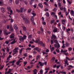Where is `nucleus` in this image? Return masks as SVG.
I'll return each mask as SVG.
<instances>
[{"mask_svg":"<svg viewBox=\"0 0 74 74\" xmlns=\"http://www.w3.org/2000/svg\"><path fill=\"white\" fill-rule=\"evenodd\" d=\"M26 37H27V36H26V35H24L23 37H22V36H19V40H20L21 41L23 42V40H25V39H26V38H25Z\"/></svg>","mask_w":74,"mask_h":74,"instance_id":"nucleus-1","label":"nucleus"},{"mask_svg":"<svg viewBox=\"0 0 74 74\" xmlns=\"http://www.w3.org/2000/svg\"><path fill=\"white\" fill-rule=\"evenodd\" d=\"M24 20L25 23L27 24V23H30V21L27 18H23Z\"/></svg>","mask_w":74,"mask_h":74,"instance_id":"nucleus-2","label":"nucleus"},{"mask_svg":"<svg viewBox=\"0 0 74 74\" xmlns=\"http://www.w3.org/2000/svg\"><path fill=\"white\" fill-rule=\"evenodd\" d=\"M54 46L55 48H57V49H59V47H60V45L59 43H57V44H55Z\"/></svg>","mask_w":74,"mask_h":74,"instance_id":"nucleus-3","label":"nucleus"},{"mask_svg":"<svg viewBox=\"0 0 74 74\" xmlns=\"http://www.w3.org/2000/svg\"><path fill=\"white\" fill-rule=\"evenodd\" d=\"M34 49V51L36 50V51H37L38 52H40V51H41V49H39L38 47H35Z\"/></svg>","mask_w":74,"mask_h":74,"instance_id":"nucleus-4","label":"nucleus"},{"mask_svg":"<svg viewBox=\"0 0 74 74\" xmlns=\"http://www.w3.org/2000/svg\"><path fill=\"white\" fill-rule=\"evenodd\" d=\"M30 20L32 23L33 25H36V24L34 22V18H33V17H32L31 18Z\"/></svg>","mask_w":74,"mask_h":74,"instance_id":"nucleus-5","label":"nucleus"},{"mask_svg":"<svg viewBox=\"0 0 74 74\" xmlns=\"http://www.w3.org/2000/svg\"><path fill=\"white\" fill-rule=\"evenodd\" d=\"M14 36H15V34H14V33H12L10 35V38H14Z\"/></svg>","mask_w":74,"mask_h":74,"instance_id":"nucleus-6","label":"nucleus"},{"mask_svg":"<svg viewBox=\"0 0 74 74\" xmlns=\"http://www.w3.org/2000/svg\"><path fill=\"white\" fill-rule=\"evenodd\" d=\"M56 38V36H55V35L52 34V35L51 37V39H54V40Z\"/></svg>","mask_w":74,"mask_h":74,"instance_id":"nucleus-7","label":"nucleus"},{"mask_svg":"<svg viewBox=\"0 0 74 74\" xmlns=\"http://www.w3.org/2000/svg\"><path fill=\"white\" fill-rule=\"evenodd\" d=\"M71 16H74V12L73 10H72L71 11Z\"/></svg>","mask_w":74,"mask_h":74,"instance_id":"nucleus-8","label":"nucleus"},{"mask_svg":"<svg viewBox=\"0 0 74 74\" xmlns=\"http://www.w3.org/2000/svg\"><path fill=\"white\" fill-rule=\"evenodd\" d=\"M68 67H69L68 68V70H70L71 69V68L70 67H71V68H73V67H74V66H73L71 65H69L68 66Z\"/></svg>","mask_w":74,"mask_h":74,"instance_id":"nucleus-9","label":"nucleus"},{"mask_svg":"<svg viewBox=\"0 0 74 74\" xmlns=\"http://www.w3.org/2000/svg\"><path fill=\"white\" fill-rule=\"evenodd\" d=\"M1 11L3 13H4L5 12V8H1Z\"/></svg>","mask_w":74,"mask_h":74,"instance_id":"nucleus-10","label":"nucleus"},{"mask_svg":"<svg viewBox=\"0 0 74 74\" xmlns=\"http://www.w3.org/2000/svg\"><path fill=\"white\" fill-rule=\"evenodd\" d=\"M14 27L15 29L16 30L18 29V27H17V26H16V25L15 24L14 25Z\"/></svg>","mask_w":74,"mask_h":74,"instance_id":"nucleus-11","label":"nucleus"},{"mask_svg":"<svg viewBox=\"0 0 74 74\" xmlns=\"http://www.w3.org/2000/svg\"><path fill=\"white\" fill-rule=\"evenodd\" d=\"M39 64H40V66H42L44 65V63H42L41 62H39Z\"/></svg>","mask_w":74,"mask_h":74,"instance_id":"nucleus-12","label":"nucleus"},{"mask_svg":"<svg viewBox=\"0 0 74 74\" xmlns=\"http://www.w3.org/2000/svg\"><path fill=\"white\" fill-rule=\"evenodd\" d=\"M38 5L39 7H40V8H43V6L42 5V4L39 3Z\"/></svg>","mask_w":74,"mask_h":74,"instance_id":"nucleus-13","label":"nucleus"},{"mask_svg":"<svg viewBox=\"0 0 74 74\" xmlns=\"http://www.w3.org/2000/svg\"><path fill=\"white\" fill-rule=\"evenodd\" d=\"M36 43H38V42H40V39L38 38L35 41Z\"/></svg>","mask_w":74,"mask_h":74,"instance_id":"nucleus-14","label":"nucleus"},{"mask_svg":"<svg viewBox=\"0 0 74 74\" xmlns=\"http://www.w3.org/2000/svg\"><path fill=\"white\" fill-rule=\"evenodd\" d=\"M33 71L34 73V74H37V69H35L34 70H33Z\"/></svg>","mask_w":74,"mask_h":74,"instance_id":"nucleus-15","label":"nucleus"},{"mask_svg":"<svg viewBox=\"0 0 74 74\" xmlns=\"http://www.w3.org/2000/svg\"><path fill=\"white\" fill-rule=\"evenodd\" d=\"M51 15L52 16H55V13L53 12H52Z\"/></svg>","mask_w":74,"mask_h":74,"instance_id":"nucleus-16","label":"nucleus"},{"mask_svg":"<svg viewBox=\"0 0 74 74\" xmlns=\"http://www.w3.org/2000/svg\"><path fill=\"white\" fill-rule=\"evenodd\" d=\"M60 73H62V74H66V72H64L63 71H60Z\"/></svg>","mask_w":74,"mask_h":74,"instance_id":"nucleus-17","label":"nucleus"},{"mask_svg":"<svg viewBox=\"0 0 74 74\" xmlns=\"http://www.w3.org/2000/svg\"><path fill=\"white\" fill-rule=\"evenodd\" d=\"M10 31H11V32H13L14 30V29H13V28L11 26L10 28Z\"/></svg>","mask_w":74,"mask_h":74,"instance_id":"nucleus-18","label":"nucleus"},{"mask_svg":"<svg viewBox=\"0 0 74 74\" xmlns=\"http://www.w3.org/2000/svg\"><path fill=\"white\" fill-rule=\"evenodd\" d=\"M40 55H38V56H37L36 60H37L38 59H39V58H40Z\"/></svg>","mask_w":74,"mask_h":74,"instance_id":"nucleus-19","label":"nucleus"},{"mask_svg":"<svg viewBox=\"0 0 74 74\" xmlns=\"http://www.w3.org/2000/svg\"><path fill=\"white\" fill-rule=\"evenodd\" d=\"M23 30H24V31H26V27H23Z\"/></svg>","mask_w":74,"mask_h":74,"instance_id":"nucleus-20","label":"nucleus"},{"mask_svg":"<svg viewBox=\"0 0 74 74\" xmlns=\"http://www.w3.org/2000/svg\"><path fill=\"white\" fill-rule=\"evenodd\" d=\"M23 48H22L19 50V53L20 54H21L22 53V50H23Z\"/></svg>","mask_w":74,"mask_h":74,"instance_id":"nucleus-21","label":"nucleus"},{"mask_svg":"<svg viewBox=\"0 0 74 74\" xmlns=\"http://www.w3.org/2000/svg\"><path fill=\"white\" fill-rule=\"evenodd\" d=\"M15 3L16 4H19V0H16Z\"/></svg>","mask_w":74,"mask_h":74,"instance_id":"nucleus-22","label":"nucleus"},{"mask_svg":"<svg viewBox=\"0 0 74 74\" xmlns=\"http://www.w3.org/2000/svg\"><path fill=\"white\" fill-rule=\"evenodd\" d=\"M64 60V62H65V63L64 64H65L68 63V61L66 59V60Z\"/></svg>","mask_w":74,"mask_h":74,"instance_id":"nucleus-23","label":"nucleus"},{"mask_svg":"<svg viewBox=\"0 0 74 74\" xmlns=\"http://www.w3.org/2000/svg\"><path fill=\"white\" fill-rule=\"evenodd\" d=\"M55 21L54 20H51L50 22L51 24H52V23H53Z\"/></svg>","mask_w":74,"mask_h":74,"instance_id":"nucleus-24","label":"nucleus"},{"mask_svg":"<svg viewBox=\"0 0 74 74\" xmlns=\"http://www.w3.org/2000/svg\"><path fill=\"white\" fill-rule=\"evenodd\" d=\"M53 32L54 33H56V32H58V30H57V29H54L53 30Z\"/></svg>","mask_w":74,"mask_h":74,"instance_id":"nucleus-25","label":"nucleus"},{"mask_svg":"<svg viewBox=\"0 0 74 74\" xmlns=\"http://www.w3.org/2000/svg\"><path fill=\"white\" fill-rule=\"evenodd\" d=\"M23 10H24V8H21V12H22L23 11Z\"/></svg>","mask_w":74,"mask_h":74,"instance_id":"nucleus-26","label":"nucleus"},{"mask_svg":"<svg viewBox=\"0 0 74 74\" xmlns=\"http://www.w3.org/2000/svg\"><path fill=\"white\" fill-rule=\"evenodd\" d=\"M46 15L48 17H49V13L48 12H47L46 13Z\"/></svg>","mask_w":74,"mask_h":74,"instance_id":"nucleus-27","label":"nucleus"},{"mask_svg":"<svg viewBox=\"0 0 74 74\" xmlns=\"http://www.w3.org/2000/svg\"><path fill=\"white\" fill-rule=\"evenodd\" d=\"M57 49L56 50V51L58 52V53H60V51H59V49Z\"/></svg>","mask_w":74,"mask_h":74,"instance_id":"nucleus-28","label":"nucleus"},{"mask_svg":"<svg viewBox=\"0 0 74 74\" xmlns=\"http://www.w3.org/2000/svg\"><path fill=\"white\" fill-rule=\"evenodd\" d=\"M27 61H26L25 62H24V66H25V65H26V64H27Z\"/></svg>","mask_w":74,"mask_h":74,"instance_id":"nucleus-29","label":"nucleus"},{"mask_svg":"<svg viewBox=\"0 0 74 74\" xmlns=\"http://www.w3.org/2000/svg\"><path fill=\"white\" fill-rule=\"evenodd\" d=\"M11 73V69H9V71H8L7 74H8V73Z\"/></svg>","mask_w":74,"mask_h":74,"instance_id":"nucleus-30","label":"nucleus"},{"mask_svg":"<svg viewBox=\"0 0 74 74\" xmlns=\"http://www.w3.org/2000/svg\"><path fill=\"white\" fill-rule=\"evenodd\" d=\"M58 5L59 7H61V6H62V4L60 3H58Z\"/></svg>","mask_w":74,"mask_h":74,"instance_id":"nucleus-31","label":"nucleus"},{"mask_svg":"<svg viewBox=\"0 0 74 74\" xmlns=\"http://www.w3.org/2000/svg\"><path fill=\"white\" fill-rule=\"evenodd\" d=\"M32 11V9H29L28 11V12L30 13V12Z\"/></svg>","mask_w":74,"mask_h":74,"instance_id":"nucleus-32","label":"nucleus"},{"mask_svg":"<svg viewBox=\"0 0 74 74\" xmlns=\"http://www.w3.org/2000/svg\"><path fill=\"white\" fill-rule=\"evenodd\" d=\"M65 45L66 47H68L69 45V44L68 43H66L65 44Z\"/></svg>","mask_w":74,"mask_h":74,"instance_id":"nucleus-33","label":"nucleus"},{"mask_svg":"<svg viewBox=\"0 0 74 74\" xmlns=\"http://www.w3.org/2000/svg\"><path fill=\"white\" fill-rule=\"evenodd\" d=\"M54 42H55V43H56V44H58V41L56 40H54Z\"/></svg>","mask_w":74,"mask_h":74,"instance_id":"nucleus-34","label":"nucleus"},{"mask_svg":"<svg viewBox=\"0 0 74 74\" xmlns=\"http://www.w3.org/2000/svg\"><path fill=\"white\" fill-rule=\"evenodd\" d=\"M6 50L8 52H9V51H10V49H9V48H8V47H6Z\"/></svg>","mask_w":74,"mask_h":74,"instance_id":"nucleus-35","label":"nucleus"},{"mask_svg":"<svg viewBox=\"0 0 74 74\" xmlns=\"http://www.w3.org/2000/svg\"><path fill=\"white\" fill-rule=\"evenodd\" d=\"M11 33V32H9V33H4V34L8 35V34H10Z\"/></svg>","mask_w":74,"mask_h":74,"instance_id":"nucleus-36","label":"nucleus"},{"mask_svg":"<svg viewBox=\"0 0 74 74\" xmlns=\"http://www.w3.org/2000/svg\"><path fill=\"white\" fill-rule=\"evenodd\" d=\"M32 14L33 15V16L32 17H34V16H36V14L34 13H32Z\"/></svg>","mask_w":74,"mask_h":74,"instance_id":"nucleus-37","label":"nucleus"},{"mask_svg":"<svg viewBox=\"0 0 74 74\" xmlns=\"http://www.w3.org/2000/svg\"><path fill=\"white\" fill-rule=\"evenodd\" d=\"M57 10V9L56 8H54V9H53V11H54V12H56V10Z\"/></svg>","mask_w":74,"mask_h":74,"instance_id":"nucleus-38","label":"nucleus"},{"mask_svg":"<svg viewBox=\"0 0 74 74\" xmlns=\"http://www.w3.org/2000/svg\"><path fill=\"white\" fill-rule=\"evenodd\" d=\"M55 49V47H53L52 48H51V51H53V50H54V49Z\"/></svg>","mask_w":74,"mask_h":74,"instance_id":"nucleus-39","label":"nucleus"},{"mask_svg":"<svg viewBox=\"0 0 74 74\" xmlns=\"http://www.w3.org/2000/svg\"><path fill=\"white\" fill-rule=\"evenodd\" d=\"M32 49L30 47H28L26 49V50H31Z\"/></svg>","mask_w":74,"mask_h":74,"instance_id":"nucleus-40","label":"nucleus"},{"mask_svg":"<svg viewBox=\"0 0 74 74\" xmlns=\"http://www.w3.org/2000/svg\"><path fill=\"white\" fill-rule=\"evenodd\" d=\"M44 4L45 5H47V6H48V4H47V3L46 2H44Z\"/></svg>","mask_w":74,"mask_h":74,"instance_id":"nucleus-41","label":"nucleus"},{"mask_svg":"<svg viewBox=\"0 0 74 74\" xmlns=\"http://www.w3.org/2000/svg\"><path fill=\"white\" fill-rule=\"evenodd\" d=\"M21 17H22V18H23V19H24V18H24V15H23V14H21Z\"/></svg>","mask_w":74,"mask_h":74,"instance_id":"nucleus-42","label":"nucleus"},{"mask_svg":"<svg viewBox=\"0 0 74 74\" xmlns=\"http://www.w3.org/2000/svg\"><path fill=\"white\" fill-rule=\"evenodd\" d=\"M13 51L14 53H16V52H18V51H16V50H13Z\"/></svg>","mask_w":74,"mask_h":74,"instance_id":"nucleus-43","label":"nucleus"},{"mask_svg":"<svg viewBox=\"0 0 74 74\" xmlns=\"http://www.w3.org/2000/svg\"><path fill=\"white\" fill-rule=\"evenodd\" d=\"M16 11L17 12H20L21 11H20V10H18V9H16Z\"/></svg>","mask_w":74,"mask_h":74,"instance_id":"nucleus-44","label":"nucleus"},{"mask_svg":"<svg viewBox=\"0 0 74 74\" xmlns=\"http://www.w3.org/2000/svg\"><path fill=\"white\" fill-rule=\"evenodd\" d=\"M42 23L44 25H46V23L45 22H42Z\"/></svg>","mask_w":74,"mask_h":74,"instance_id":"nucleus-45","label":"nucleus"},{"mask_svg":"<svg viewBox=\"0 0 74 74\" xmlns=\"http://www.w3.org/2000/svg\"><path fill=\"white\" fill-rule=\"evenodd\" d=\"M18 48H16L14 49V50H15V51H17L18 50Z\"/></svg>","mask_w":74,"mask_h":74,"instance_id":"nucleus-46","label":"nucleus"},{"mask_svg":"<svg viewBox=\"0 0 74 74\" xmlns=\"http://www.w3.org/2000/svg\"><path fill=\"white\" fill-rule=\"evenodd\" d=\"M40 30L42 31V32H44V30H43V29H42V27H40Z\"/></svg>","mask_w":74,"mask_h":74,"instance_id":"nucleus-47","label":"nucleus"},{"mask_svg":"<svg viewBox=\"0 0 74 74\" xmlns=\"http://www.w3.org/2000/svg\"><path fill=\"white\" fill-rule=\"evenodd\" d=\"M24 56H25V57H27V53H25V54H24Z\"/></svg>","mask_w":74,"mask_h":74,"instance_id":"nucleus-48","label":"nucleus"},{"mask_svg":"<svg viewBox=\"0 0 74 74\" xmlns=\"http://www.w3.org/2000/svg\"><path fill=\"white\" fill-rule=\"evenodd\" d=\"M28 37H29V38H32V35H29L28 36Z\"/></svg>","mask_w":74,"mask_h":74,"instance_id":"nucleus-49","label":"nucleus"},{"mask_svg":"<svg viewBox=\"0 0 74 74\" xmlns=\"http://www.w3.org/2000/svg\"><path fill=\"white\" fill-rule=\"evenodd\" d=\"M67 1L68 3H69V4H71V2H70V1H69V0H67Z\"/></svg>","mask_w":74,"mask_h":74,"instance_id":"nucleus-50","label":"nucleus"},{"mask_svg":"<svg viewBox=\"0 0 74 74\" xmlns=\"http://www.w3.org/2000/svg\"><path fill=\"white\" fill-rule=\"evenodd\" d=\"M39 44H42L44 43H43V42H42V41H40V42H39Z\"/></svg>","mask_w":74,"mask_h":74,"instance_id":"nucleus-51","label":"nucleus"},{"mask_svg":"<svg viewBox=\"0 0 74 74\" xmlns=\"http://www.w3.org/2000/svg\"><path fill=\"white\" fill-rule=\"evenodd\" d=\"M60 10H62V11H63V8L60 7Z\"/></svg>","mask_w":74,"mask_h":74,"instance_id":"nucleus-52","label":"nucleus"},{"mask_svg":"<svg viewBox=\"0 0 74 74\" xmlns=\"http://www.w3.org/2000/svg\"><path fill=\"white\" fill-rule=\"evenodd\" d=\"M64 12H66V8H64Z\"/></svg>","mask_w":74,"mask_h":74,"instance_id":"nucleus-53","label":"nucleus"},{"mask_svg":"<svg viewBox=\"0 0 74 74\" xmlns=\"http://www.w3.org/2000/svg\"><path fill=\"white\" fill-rule=\"evenodd\" d=\"M4 32V33H7V30L6 29H5L3 31Z\"/></svg>","mask_w":74,"mask_h":74,"instance_id":"nucleus-54","label":"nucleus"},{"mask_svg":"<svg viewBox=\"0 0 74 74\" xmlns=\"http://www.w3.org/2000/svg\"><path fill=\"white\" fill-rule=\"evenodd\" d=\"M2 31V29H0V34H1Z\"/></svg>","mask_w":74,"mask_h":74,"instance_id":"nucleus-55","label":"nucleus"},{"mask_svg":"<svg viewBox=\"0 0 74 74\" xmlns=\"http://www.w3.org/2000/svg\"><path fill=\"white\" fill-rule=\"evenodd\" d=\"M69 51H71L72 50V48L70 47L69 48Z\"/></svg>","mask_w":74,"mask_h":74,"instance_id":"nucleus-56","label":"nucleus"},{"mask_svg":"<svg viewBox=\"0 0 74 74\" xmlns=\"http://www.w3.org/2000/svg\"><path fill=\"white\" fill-rule=\"evenodd\" d=\"M15 43V42H14L13 41H12V42H11V44H14Z\"/></svg>","mask_w":74,"mask_h":74,"instance_id":"nucleus-57","label":"nucleus"},{"mask_svg":"<svg viewBox=\"0 0 74 74\" xmlns=\"http://www.w3.org/2000/svg\"><path fill=\"white\" fill-rule=\"evenodd\" d=\"M51 44H53V40H51Z\"/></svg>","mask_w":74,"mask_h":74,"instance_id":"nucleus-58","label":"nucleus"},{"mask_svg":"<svg viewBox=\"0 0 74 74\" xmlns=\"http://www.w3.org/2000/svg\"><path fill=\"white\" fill-rule=\"evenodd\" d=\"M45 51L47 52H49V50H48V49H47L46 50H45Z\"/></svg>","mask_w":74,"mask_h":74,"instance_id":"nucleus-59","label":"nucleus"},{"mask_svg":"<svg viewBox=\"0 0 74 74\" xmlns=\"http://www.w3.org/2000/svg\"><path fill=\"white\" fill-rule=\"evenodd\" d=\"M7 9H8V10H11V8L10 7H8L7 8Z\"/></svg>","mask_w":74,"mask_h":74,"instance_id":"nucleus-60","label":"nucleus"},{"mask_svg":"<svg viewBox=\"0 0 74 74\" xmlns=\"http://www.w3.org/2000/svg\"><path fill=\"white\" fill-rule=\"evenodd\" d=\"M16 64H17V65H19V63L18 62H16Z\"/></svg>","mask_w":74,"mask_h":74,"instance_id":"nucleus-61","label":"nucleus"},{"mask_svg":"<svg viewBox=\"0 0 74 74\" xmlns=\"http://www.w3.org/2000/svg\"><path fill=\"white\" fill-rule=\"evenodd\" d=\"M51 74H52V71H50L49 72V74H51Z\"/></svg>","mask_w":74,"mask_h":74,"instance_id":"nucleus-62","label":"nucleus"},{"mask_svg":"<svg viewBox=\"0 0 74 74\" xmlns=\"http://www.w3.org/2000/svg\"><path fill=\"white\" fill-rule=\"evenodd\" d=\"M62 48H65V46H64V45H63L62 46Z\"/></svg>","mask_w":74,"mask_h":74,"instance_id":"nucleus-63","label":"nucleus"},{"mask_svg":"<svg viewBox=\"0 0 74 74\" xmlns=\"http://www.w3.org/2000/svg\"><path fill=\"white\" fill-rule=\"evenodd\" d=\"M43 72V71H42V70L40 71V73H42Z\"/></svg>","mask_w":74,"mask_h":74,"instance_id":"nucleus-64","label":"nucleus"}]
</instances>
